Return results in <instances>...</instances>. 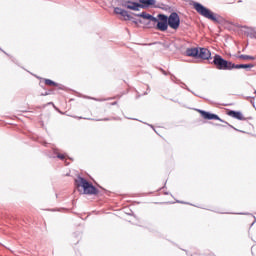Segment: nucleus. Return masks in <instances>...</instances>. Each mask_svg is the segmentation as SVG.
<instances>
[{
    "mask_svg": "<svg viewBox=\"0 0 256 256\" xmlns=\"http://www.w3.org/2000/svg\"><path fill=\"white\" fill-rule=\"evenodd\" d=\"M252 64H234L232 63V69H252Z\"/></svg>",
    "mask_w": 256,
    "mask_h": 256,
    "instance_id": "nucleus-13",
    "label": "nucleus"
},
{
    "mask_svg": "<svg viewBox=\"0 0 256 256\" xmlns=\"http://www.w3.org/2000/svg\"><path fill=\"white\" fill-rule=\"evenodd\" d=\"M58 159H65V155H63V154H58Z\"/></svg>",
    "mask_w": 256,
    "mask_h": 256,
    "instance_id": "nucleus-18",
    "label": "nucleus"
},
{
    "mask_svg": "<svg viewBox=\"0 0 256 256\" xmlns=\"http://www.w3.org/2000/svg\"><path fill=\"white\" fill-rule=\"evenodd\" d=\"M213 64L216 69H219L220 71H231V69H233V63L223 59V57L218 54L214 56Z\"/></svg>",
    "mask_w": 256,
    "mask_h": 256,
    "instance_id": "nucleus-3",
    "label": "nucleus"
},
{
    "mask_svg": "<svg viewBox=\"0 0 256 256\" xmlns=\"http://www.w3.org/2000/svg\"><path fill=\"white\" fill-rule=\"evenodd\" d=\"M239 59H243L244 61H255V57L243 54L239 56Z\"/></svg>",
    "mask_w": 256,
    "mask_h": 256,
    "instance_id": "nucleus-15",
    "label": "nucleus"
},
{
    "mask_svg": "<svg viewBox=\"0 0 256 256\" xmlns=\"http://www.w3.org/2000/svg\"><path fill=\"white\" fill-rule=\"evenodd\" d=\"M140 9H147L148 7H153L157 0H139Z\"/></svg>",
    "mask_w": 256,
    "mask_h": 256,
    "instance_id": "nucleus-9",
    "label": "nucleus"
},
{
    "mask_svg": "<svg viewBox=\"0 0 256 256\" xmlns=\"http://www.w3.org/2000/svg\"><path fill=\"white\" fill-rule=\"evenodd\" d=\"M168 25L171 29L177 30L179 29V25H181V18H179V14L177 12H173L167 17Z\"/></svg>",
    "mask_w": 256,
    "mask_h": 256,
    "instance_id": "nucleus-5",
    "label": "nucleus"
},
{
    "mask_svg": "<svg viewBox=\"0 0 256 256\" xmlns=\"http://www.w3.org/2000/svg\"><path fill=\"white\" fill-rule=\"evenodd\" d=\"M228 115L229 117H233L234 119H238L239 121H243L245 119L243 113L234 110H230L228 112Z\"/></svg>",
    "mask_w": 256,
    "mask_h": 256,
    "instance_id": "nucleus-11",
    "label": "nucleus"
},
{
    "mask_svg": "<svg viewBox=\"0 0 256 256\" xmlns=\"http://www.w3.org/2000/svg\"><path fill=\"white\" fill-rule=\"evenodd\" d=\"M186 55L188 57H196V58H198V56H199V48H188L186 50Z\"/></svg>",
    "mask_w": 256,
    "mask_h": 256,
    "instance_id": "nucleus-12",
    "label": "nucleus"
},
{
    "mask_svg": "<svg viewBox=\"0 0 256 256\" xmlns=\"http://www.w3.org/2000/svg\"><path fill=\"white\" fill-rule=\"evenodd\" d=\"M200 113H201L203 119H208L209 121H213V120L223 121V120H221V118H219V116H217V114H212L209 112H205L203 110H201Z\"/></svg>",
    "mask_w": 256,
    "mask_h": 256,
    "instance_id": "nucleus-8",
    "label": "nucleus"
},
{
    "mask_svg": "<svg viewBox=\"0 0 256 256\" xmlns=\"http://www.w3.org/2000/svg\"><path fill=\"white\" fill-rule=\"evenodd\" d=\"M122 7H125L126 9H130L131 11H139L141 9V4L137 2H125L122 4Z\"/></svg>",
    "mask_w": 256,
    "mask_h": 256,
    "instance_id": "nucleus-6",
    "label": "nucleus"
},
{
    "mask_svg": "<svg viewBox=\"0 0 256 256\" xmlns=\"http://www.w3.org/2000/svg\"><path fill=\"white\" fill-rule=\"evenodd\" d=\"M76 185L77 187H82L85 195H97L98 193L97 188L85 178L78 177V179H76Z\"/></svg>",
    "mask_w": 256,
    "mask_h": 256,
    "instance_id": "nucleus-2",
    "label": "nucleus"
},
{
    "mask_svg": "<svg viewBox=\"0 0 256 256\" xmlns=\"http://www.w3.org/2000/svg\"><path fill=\"white\" fill-rule=\"evenodd\" d=\"M45 83L46 85H54L55 87H57V83L53 82L52 80L46 79Z\"/></svg>",
    "mask_w": 256,
    "mask_h": 256,
    "instance_id": "nucleus-17",
    "label": "nucleus"
},
{
    "mask_svg": "<svg viewBox=\"0 0 256 256\" xmlns=\"http://www.w3.org/2000/svg\"><path fill=\"white\" fill-rule=\"evenodd\" d=\"M193 7L195 11H197V13H199V15H201L202 17H205V19H209L210 21H214L215 23L219 21L215 13H213V11H211L209 8L203 6L201 3L194 2Z\"/></svg>",
    "mask_w": 256,
    "mask_h": 256,
    "instance_id": "nucleus-1",
    "label": "nucleus"
},
{
    "mask_svg": "<svg viewBox=\"0 0 256 256\" xmlns=\"http://www.w3.org/2000/svg\"><path fill=\"white\" fill-rule=\"evenodd\" d=\"M211 57V51L207 48H199L198 49V58L199 59H204V60H209Z\"/></svg>",
    "mask_w": 256,
    "mask_h": 256,
    "instance_id": "nucleus-7",
    "label": "nucleus"
},
{
    "mask_svg": "<svg viewBox=\"0 0 256 256\" xmlns=\"http://www.w3.org/2000/svg\"><path fill=\"white\" fill-rule=\"evenodd\" d=\"M120 15H121V17H124L125 21H131V19H132L131 15H129V12H127L126 10H122Z\"/></svg>",
    "mask_w": 256,
    "mask_h": 256,
    "instance_id": "nucleus-14",
    "label": "nucleus"
},
{
    "mask_svg": "<svg viewBox=\"0 0 256 256\" xmlns=\"http://www.w3.org/2000/svg\"><path fill=\"white\" fill-rule=\"evenodd\" d=\"M122 11H123V9H121V8H119V7L114 8V13H115L116 15H121Z\"/></svg>",
    "mask_w": 256,
    "mask_h": 256,
    "instance_id": "nucleus-16",
    "label": "nucleus"
},
{
    "mask_svg": "<svg viewBox=\"0 0 256 256\" xmlns=\"http://www.w3.org/2000/svg\"><path fill=\"white\" fill-rule=\"evenodd\" d=\"M134 15H135V17H142V19H147L148 21H151L152 23L157 22V18L147 12H142L140 14H134Z\"/></svg>",
    "mask_w": 256,
    "mask_h": 256,
    "instance_id": "nucleus-10",
    "label": "nucleus"
},
{
    "mask_svg": "<svg viewBox=\"0 0 256 256\" xmlns=\"http://www.w3.org/2000/svg\"><path fill=\"white\" fill-rule=\"evenodd\" d=\"M153 23H156V29L158 31H167V29H169L167 15H165V14H159L157 21L153 22Z\"/></svg>",
    "mask_w": 256,
    "mask_h": 256,
    "instance_id": "nucleus-4",
    "label": "nucleus"
}]
</instances>
